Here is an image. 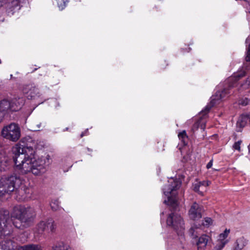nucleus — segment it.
I'll return each mask as SVG.
<instances>
[{
	"label": "nucleus",
	"mask_w": 250,
	"mask_h": 250,
	"mask_svg": "<svg viewBox=\"0 0 250 250\" xmlns=\"http://www.w3.org/2000/svg\"><path fill=\"white\" fill-rule=\"evenodd\" d=\"M36 216L35 209L30 206L21 205L14 206L11 216L8 210L0 209V237L11 233L12 224L20 229L30 227L34 224Z\"/></svg>",
	"instance_id": "1"
},
{
	"label": "nucleus",
	"mask_w": 250,
	"mask_h": 250,
	"mask_svg": "<svg viewBox=\"0 0 250 250\" xmlns=\"http://www.w3.org/2000/svg\"><path fill=\"white\" fill-rule=\"evenodd\" d=\"M13 161L16 168L22 174L32 172L39 175L46 171L47 166V160L44 157L36 159L35 157H27L21 151L20 146L16 145L12 148ZM48 160H47V162Z\"/></svg>",
	"instance_id": "2"
},
{
	"label": "nucleus",
	"mask_w": 250,
	"mask_h": 250,
	"mask_svg": "<svg viewBox=\"0 0 250 250\" xmlns=\"http://www.w3.org/2000/svg\"><path fill=\"white\" fill-rule=\"evenodd\" d=\"M228 94V89H224L222 91H217L215 94L211 97V100L209 104L205 107L204 109L202 110L200 112V115L201 116L200 119L193 124L191 130L193 133L199 128H200L203 130H204L206 126L204 119L207 117V114L208 113L211 107H212L214 105L218 104L220 101L225 98Z\"/></svg>",
	"instance_id": "3"
},
{
	"label": "nucleus",
	"mask_w": 250,
	"mask_h": 250,
	"mask_svg": "<svg viewBox=\"0 0 250 250\" xmlns=\"http://www.w3.org/2000/svg\"><path fill=\"white\" fill-rule=\"evenodd\" d=\"M181 185V182L173 178L170 179L168 181V184L165 185L163 189L164 194L167 197V201L165 200L164 203L167 202L168 205L175 208L177 206V201L175 192Z\"/></svg>",
	"instance_id": "4"
},
{
	"label": "nucleus",
	"mask_w": 250,
	"mask_h": 250,
	"mask_svg": "<svg viewBox=\"0 0 250 250\" xmlns=\"http://www.w3.org/2000/svg\"><path fill=\"white\" fill-rule=\"evenodd\" d=\"M21 184V179L16 175L1 177L0 179V198L14 191Z\"/></svg>",
	"instance_id": "5"
},
{
	"label": "nucleus",
	"mask_w": 250,
	"mask_h": 250,
	"mask_svg": "<svg viewBox=\"0 0 250 250\" xmlns=\"http://www.w3.org/2000/svg\"><path fill=\"white\" fill-rule=\"evenodd\" d=\"M167 225L176 231L178 235H182L185 230V224L181 216L173 212L169 214L167 219Z\"/></svg>",
	"instance_id": "6"
},
{
	"label": "nucleus",
	"mask_w": 250,
	"mask_h": 250,
	"mask_svg": "<svg viewBox=\"0 0 250 250\" xmlns=\"http://www.w3.org/2000/svg\"><path fill=\"white\" fill-rule=\"evenodd\" d=\"M1 135L6 139L16 142L21 136L20 128L17 124L11 123L3 128Z\"/></svg>",
	"instance_id": "7"
},
{
	"label": "nucleus",
	"mask_w": 250,
	"mask_h": 250,
	"mask_svg": "<svg viewBox=\"0 0 250 250\" xmlns=\"http://www.w3.org/2000/svg\"><path fill=\"white\" fill-rule=\"evenodd\" d=\"M22 90L28 99H32L39 96V89L33 83L24 84Z\"/></svg>",
	"instance_id": "8"
},
{
	"label": "nucleus",
	"mask_w": 250,
	"mask_h": 250,
	"mask_svg": "<svg viewBox=\"0 0 250 250\" xmlns=\"http://www.w3.org/2000/svg\"><path fill=\"white\" fill-rule=\"evenodd\" d=\"M202 207L197 203L194 202L190 207L188 211L190 218L193 220H198L202 217Z\"/></svg>",
	"instance_id": "9"
},
{
	"label": "nucleus",
	"mask_w": 250,
	"mask_h": 250,
	"mask_svg": "<svg viewBox=\"0 0 250 250\" xmlns=\"http://www.w3.org/2000/svg\"><path fill=\"white\" fill-rule=\"evenodd\" d=\"M9 111H10V101L6 99L0 101V123Z\"/></svg>",
	"instance_id": "10"
},
{
	"label": "nucleus",
	"mask_w": 250,
	"mask_h": 250,
	"mask_svg": "<svg viewBox=\"0 0 250 250\" xmlns=\"http://www.w3.org/2000/svg\"><path fill=\"white\" fill-rule=\"evenodd\" d=\"M10 103V111L15 112L21 109L24 104V99L23 98H15L13 99Z\"/></svg>",
	"instance_id": "11"
},
{
	"label": "nucleus",
	"mask_w": 250,
	"mask_h": 250,
	"mask_svg": "<svg viewBox=\"0 0 250 250\" xmlns=\"http://www.w3.org/2000/svg\"><path fill=\"white\" fill-rule=\"evenodd\" d=\"M210 240L211 238L209 236L206 234L201 235L196 243L197 250H204Z\"/></svg>",
	"instance_id": "12"
},
{
	"label": "nucleus",
	"mask_w": 250,
	"mask_h": 250,
	"mask_svg": "<svg viewBox=\"0 0 250 250\" xmlns=\"http://www.w3.org/2000/svg\"><path fill=\"white\" fill-rule=\"evenodd\" d=\"M17 244L11 240H6L0 242V250H17Z\"/></svg>",
	"instance_id": "13"
},
{
	"label": "nucleus",
	"mask_w": 250,
	"mask_h": 250,
	"mask_svg": "<svg viewBox=\"0 0 250 250\" xmlns=\"http://www.w3.org/2000/svg\"><path fill=\"white\" fill-rule=\"evenodd\" d=\"M18 145L20 146L21 153H23L27 157H34V154L35 153V151L32 146H28L27 145H21V144Z\"/></svg>",
	"instance_id": "14"
},
{
	"label": "nucleus",
	"mask_w": 250,
	"mask_h": 250,
	"mask_svg": "<svg viewBox=\"0 0 250 250\" xmlns=\"http://www.w3.org/2000/svg\"><path fill=\"white\" fill-rule=\"evenodd\" d=\"M36 232L42 234L47 229V220L46 221H41L36 226Z\"/></svg>",
	"instance_id": "15"
},
{
	"label": "nucleus",
	"mask_w": 250,
	"mask_h": 250,
	"mask_svg": "<svg viewBox=\"0 0 250 250\" xmlns=\"http://www.w3.org/2000/svg\"><path fill=\"white\" fill-rule=\"evenodd\" d=\"M247 242L243 237L238 238L236 242L235 246L233 250H241L247 245Z\"/></svg>",
	"instance_id": "16"
},
{
	"label": "nucleus",
	"mask_w": 250,
	"mask_h": 250,
	"mask_svg": "<svg viewBox=\"0 0 250 250\" xmlns=\"http://www.w3.org/2000/svg\"><path fill=\"white\" fill-rule=\"evenodd\" d=\"M201 228L200 224L194 223L188 230V233L193 238L197 237L198 229Z\"/></svg>",
	"instance_id": "17"
},
{
	"label": "nucleus",
	"mask_w": 250,
	"mask_h": 250,
	"mask_svg": "<svg viewBox=\"0 0 250 250\" xmlns=\"http://www.w3.org/2000/svg\"><path fill=\"white\" fill-rule=\"evenodd\" d=\"M15 190L18 194L24 198V195L29 193V189L21 183Z\"/></svg>",
	"instance_id": "18"
},
{
	"label": "nucleus",
	"mask_w": 250,
	"mask_h": 250,
	"mask_svg": "<svg viewBox=\"0 0 250 250\" xmlns=\"http://www.w3.org/2000/svg\"><path fill=\"white\" fill-rule=\"evenodd\" d=\"M40 246L38 245L29 244L23 246H18L17 250H39Z\"/></svg>",
	"instance_id": "19"
},
{
	"label": "nucleus",
	"mask_w": 250,
	"mask_h": 250,
	"mask_svg": "<svg viewBox=\"0 0 250 250\" xmlns=\"http://www.w3.org/2000/svg\"><path fill=\"white\" fill-rule=\"evenodd\" d=\"M178 137L179 139L183 143L184 146H186L188 144V137L186 131L183 130L178 134Z\"/></svg>",
	"instance_id": "20"
},
{
	"label": "nucleus",
	"mask_w": 250,
	"mask_h": 250,
	"mask_svg": "<svg viewBox=\"0 0 250 250\" xmlns=\"http://www.w3.org/2000/svg\"><path fill=\"white\" fill-rule=\"evenodd\" d=\"M229 232H230L229 229H226L223 233L220 234V235L219 236V238L217 243H219L220 242H226V244L228 243L229 241L228 240H226V238L228 237Z\"/></svg>",
	"instance_id": "21"
},
{
	"label": "nucleus",
	"mask_w": 250,
	"mask_h": 250,
	"mask_svg": "<svg viewBox=\"0 0 250 250\" xmlns=\"http://www.w3.org/2000/svg\"><path fill=\"white\" fill-rule=\"evenodd\" d=\"M56 227V224L53 219H47V229H50L51 233H54L55 232Z\"/></svg>",
	"instance_id": "22"
},
{
	"label": "nucleus",
	"mask_w": 250,
	"mask_h": 250,
	"mask_svg": "<svg viewBox=\"0 0 250 250\" xmlns=\"http://www.w3.org/2000/svg\"><path fill=\"white\" fill-rule=\"evenodd\" d=\"M193 190L196 192L198 193L200 195L202 196L204 195V192L203 191L200 190V188H201V186L198 181H196V182L194 183L192 185Z\"/></svg>",
	"instance_id": "23"
},
{
	"label": "nucleus",
	"mask_w": 250,
	"mask_h": 250,
	"mask_svg": "<svg viewBox=\"0 0 250 250\" xmlns=\"http://www.w3.org/2000/svg\"><path fill=\"white\" fill-rule=\"evenodd\" d=\"M58 200H52L50 204L52 209L54 211L58 210L60 208Z\"/></svg>",
	"instance_id": "24"
},
{
	"label": "nucleus",
	"mask_w": 250,
	"mask_h": 250,
	"mask_svg": "<svg viewBox=\"0 0 250 250\" xmlns=\"http://www.w3.org/2000/svg\"><path fill=\"white\" fill-rule=\"evenodd\" d=\"M247 122L246 120V117L244 115H242L237 122V126L240 127H244Z\"/></svg>",
	"instance_id": "25"
},
{
	"label": "nucleus",
	"mask_w": 250,
	"mask_h": 250,
	"mask_svg": "<svg viewBox=\"0 0 250 250\" xmlns=\"http://www.w3.org/2000/svg\"><path fill=\"white\" fill-rule=\"evenodd\" d=\"M246 75V72L244 71H242L235 74L232 79H234L235 82L238 81L240 79L244 77Z\"/></svg>",
	"instance_id": "26"
},
{
	"label": "nucleus",
	"mask_w": 250,
	"mask_h": 250,
	"mask_svg": "<svg viewBox=\"0 0 250 250\" xmlns=\"http://www.w3.org/2000/svg\"><path fill=\"white\" fill-rule=\"evenodd\" d=\"M250 103V98H242L238 101V104L242 106H246Z\"/></svg>",
	"instance_id": "27"
},
{
	"label": "nucleus",
	"mask_w": 250,
	"mask_h": 250,
	"mask_svg": "<svg viewBox=\"0 0 250 250\" xmlns=\"http://www.w3.org/2000/svg\"><path fill=\"white\" fill-rule=\"evenodd\" d=\"M53 250H71V248L68 245L62 244L56 246Z\"/></svg>",
	"instance_id": "28"
},
{
	"label": "nucleus",
	"mask_w": 250,
	"mask_h": 250,
	"mask_svg": "<svg viewBox=\"0 0 250 250\" xmlns=\"http://www.w3.org/2000/svg\"><path fill=\"white\" fill-rule=\"evenodd\" d=\"M212 224V220L211 218L206 217L204 218V220L203 221V222L200 225L204 227H209Z\"/></svg>",
	"instance_id": "29"
},
{
	"label": "nucleus",
	"mask_w": 250,
	"mask_h": 250,
	"mask_svg": "<svg viewBox=\"0 0 250 250\" xmlns=\"http://www.w3.org/2000/svg\"><path fill=\"white\" fill-rule=\"evenodd\" d=\"M69 0H61L58 2V5L60 10H62L65 7Z\"/></svg>",
	"instance_id": "30"
},
{
	"label": "nucleus",
	"mask_w": 250,
	"mask_h": 250,
	"mask_svg": "<svg viewBox=\"0 0 250 250\" xmlns=\"http://www.w3.org/2000/svg\"><path fill=\"white\" fill-rule=\"evenodd\" d=\"M6 11L8 14L11 13V14H14V10L15 9V8H14L13 5L11 4V2H9L8 1H7V4H6Z\"/></svg>",
	"instance_id": "31"
},
{
	"label": "nucleus",
	"mask_w": 250,
	"mask_h": 250,
	"mask_svg": "<svg viewBox=\"0 0 250 250\" xmlns=\"http://www.w3.org/2000/svg\"><path fill=\"white\" fill-rule=\"evenodd\" d=\"M226 244V242L217 243L212 250H221Z\"/></svg>",
	"instance_id": "32"
},
{
	"label": "nucleus",
	"mask_w": 250,
	"mask_h": 250,
	"mask_svg": "<svg viewBox=\"0 0 250 250\" xmlns=\"http://www.w3.org/2000/svg\"><path fill=\"white\" fill-rule=\"evenodd\" d=\"M241 86L245 89L250 87V76L248 77L245 82L243 84H242Z\"/></svg>",
	"instance_id": "33"
},
{
	"label": "nucleus",
	"mask_w": 250,
	"mask_h": 250,
	"mask_svg": "<svg viewBox=\"0 0 250 250\" xmlns=\"http://www.w3.org/2000/svg\"><path fill=\"white\" fill-rule=\"evenodd\" d=\"M241 143H242L241 140H240V141H238L235 142L232 146L233 148H234V149L237 150L239 151H240V150H241L240 145H241Z\"/></svg>",
	"instance_id": "34"
},
{
	"label": "nucleus",
	"mask_w": 250,
	"mask_h": 250,
	"mask_svg": "<svg viewBox=\"0 0 250 250\" xmlns=\"http://www.w3.org/2000/svg\"><path fill=\"white\" fill-rule=\"evenodd\" d=\"M11 4L13 5L14 8L16 9L18 8V9H20V0H13L11 1Z\"/></svg>",
	"instance_id": "35"
},
{
	"label": "nucleus",
	"mask_w": 250,
	"mask_h": 250,
	"mask_svg": "<svg viewBox=\"0 0 250 250\" xmlns=\"http://www.w3.org/2000/svg\"><path fill=\"white\" fill-rule=\"evenodd\" d=\"M198 182L199 183V184H200V185L201 186L202 189L203 187H208L211 183V182L209 181H208V180L207 181H199V182L198 181Z\"/></svg>",
	"instance_id": "36"
},
{
	"label": "nucleus",
	"mask_w": 250,
	"mask_h": 250,
	"mask_svg": "<svg viewBox=\"0 0 250 250\" xmlns=\"http://www.w3.org/2000/svg\"><path fill=\"white\" fill-rule=\"evenodd\" d=\"M246 61L247 62H250V45H249L248 51H247V56L246 57Z\"/></svg>",
	"instance_id": "37"
},
{
	"label": "nucleus",
	"mask_w": 250,
	"mask_h": 250,
	"mask_svg": "<svg viewBox=\"0 0 250 250\" xmlns=\"http://www.w3.org/2000/svg\"><path fill=\"white\" fill-rule=\"evenodd\" d=\"M8 0H0V8L7 4Z\"/></svg>",
	"instance_id": "38"
},
{
	"label": "nucleus",
	"mask_w": 250,
	"mask_h": 250,
	"mask_svg": "<svg viewBox=\"0 0 250 250\" xmlns=\"http://www.w3.org/2000/svg\"><path fill=\"white\" fill-rule=\"evenodd\" d=\"M212 161H212V160H210V161L208 163V164L207 165L206 167H207V168L208 169L212 167Z\"/></svg>",
	"instance_id": "39"
},
{
	"label": "nucleus",
	"mask_w": 250,
	"mask_h": 250,
	"mask_svg": "<svg viewBox=\"0 0 250 250\" xmlns=\"http://www.w3.org/2000/svg\"><path fill=\"white\" fill-rule=\"evenodd\" d=\"M245 117H246V120L247 122H249L250 123V114H248L244 115Z\"/></svg>",
	"instance_id": "40"
},
{
	"label": "nucleus",
	"mask_w": 250,
	"mask_h": 250,
	"mask_svg": "<svg viewBox=\"0 0 250 250\" xmlns=\"http://www.w3.org/2000/svg\"><path fill=\"white\" fill-rule=\"evenodd\" d=\"M190 50V48H188V49H186L185 50H184V51H187V52H189V51Z\"/></svg>",
	"instance_id": "41"
},
{
	"label": "nucleus",
	"mask_w": 250,
	"mask_h": 250,
	"mask_svg": "<svg viewBox=\"0 0 250 250\" xmlns=\"http://www.w3.org/2000/svg\"><path fill=\"white\" fill-rule=\"evenodd\" d=\"M83 135H84L83 133H82L81 134V137H83Z\"/></svg>",
	"instance_id": "42"
},
{
	"label": "nucleus",
	"mask_w": 250,
	"mask_h": 250,
	"mask_svg": "<svg viewBox=\"0 0 250 250\" xmlns=\"http://www.w3.org/2000/svg\"><path fill=\"white\" fill-rule=\"evenodd\" d=\"M249 150L250 152V144L248 146Z\"/></svg>",
	"instance_id": "43"
},
{
	"label": "nucleus",
	"mask_w": 250,
	"mask_h": 250,
	"mask_svg": "<svg viewBox=\"0 0 250 250\" xmlns=\"http://www.w3.org/2000/svg\"><path fill=\"white\" fill-rule=\"evenodd\" d=\"M87 150L89 151H91L92 150L89 148H87Z\"/></svg>",
	"instance_id": "44"
},
{
	"label": "nucleus",
	"mask_w": 250,
	"mask_h": 250,
	"mask_svg": "<svg viewBox=\"0 0 250 250\" xmlns=\"http://www.w3.org/2000/svg\"><path fill=\"white\" fill-rule=\"evenodd\" d=\"M37 69H38V68H35L33 70V72H34V71H35L37 70Z\"/></svg>",
	"instance_id": "45"
},
{
	"label": "nucleus",
	"mask_w": 250,
	"mask_h": 250,
	"mask_svg": "<svg viewBox=\"0 0 250 250\" xmlns=\"http://www.w3.org/2000/svg\"><path fill=\"white\" fill-rule=\"evenodd\" d=\"M68 129H69V128H68V127H66V128H65V130H68Z\"/></svg>",
	"instance_id": "46"
}]
</instances>
